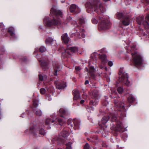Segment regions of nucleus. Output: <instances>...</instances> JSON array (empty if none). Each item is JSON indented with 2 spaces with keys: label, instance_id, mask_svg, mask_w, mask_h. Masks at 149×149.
<instances>
[{
  "label": "nucleus",
  "instance_id": "28",
  "mask_svg": "<svg viewBox=\"0 0 149 149\" xmlns=\"http://www.w3.org/2000/svg\"><path fill=\"white\" fill-rule=\"evenodd\" d=\"M100 58L102 64H104L107 62L108 60L106 56H100Z\"/></svg>",
  "mask_w": 149,
  "mask_h": 149
},
{
  "label": "nucleus",
  "instance_id": "26",
  "mask_svg": "<svg viewBox=\"0 0 149 149\" xmlns=\"http://www.w3.org/2000/svg\"><path fill=\"white\" fill-rule=\"evenodd\" d=\"M129 19L128 18H125L122 21V24L125 26H126L129 24Z\"/></svg>",
  "mask_w": 149,
  "mask_h": 149
},
{
  "label": "nucleus",
  "instance_id": "5",
  "mask_svg": "<svg viewBox=\"0 0 149 149\" xmlns=\"http://www.w3.org/2000/svg\"><path fill=\"white\" fill-rule=\"evenodd\" d=\"M89 4H86L87 12L91 13L93 12V6L100 3V0H90Z\"/></svg>",
  "mask_w": 149,
  "mask_h": 149
},
{
  "label": "nucleus",
  "instance_id": "6",
  "mask_svg": "<svg viewBox=\"0 0 149 149\" xmlns=\"http://www.w3.org/2000/svg\"><path fill=\"white\" fill-rule=\"evenodd\" d=\"M92 95L93 98L92 100H91L89 104L91 105L96 106L98 104V92L94 90L92 92Z\"/></svg>",
  "mask_w": 149,
  "mask_h": 149
},
{
  "label": "nucleus",
  "instance_id": "38",
  "mask_svg": "<svg viewBox=\"0 0 149 149\" xmlns=\"http://www.w3.org/2000/svg\"><path fill=\"white\" fill-rule=\"evenodd\" d=\"M67 123L68 125L71 127H73L72 124V120L70 119H68L67 121Z\"/></svg>",
  "mask_w": 149,
  "mask_h": 149
},
{
  "label": "nucleus",
  "instance_id": "42",
  "mask_svg": "<svg viewBox=\"0 0 149 149\" xmlns=\"http://www.w3.org/2000/svg\"><path fill=\"white\" fill-rule=\"evenodd\" d=\"M39 133L40 134L43 135H44L45 133L44 130L42 128H41L39 130Z\"/></svg>",
  "mask_w": 149,
  "mask_h": 149
},
{
  "label": "nucleus",
  "instance_id": "48",
  "mask_svg": "<svg viewBox=\"0 0 149 149\" xmlns=\"http://www.w3.org/2000/svg\"><path fill=\"white\" fill-rule=\"evenodd\" d=\"M39 79L40 80L42 81L43 80V76L42 75H41V74H39Z\"/></svg>",
  "mask_w": 149,
  "mask_h": 149
},
{
  "label": "nucleus",
  "instance_id": "3",
  "mask_svg": "<svg viewBox=\"0 0 149 149\" xmlns=\"http://www.w3.org/2000/svg\"><path fill=\"white\" fill-rule=\"evenodd\" d=\"M94 10L97 14L98 17L101 15V17L104 16L103 13L106 10V7L101 2L93 6V11Z\"/></svg>",
  "mask_w": 149,
  "mask_h": 149
},
{
  "label": "nucleus",
  "instance_id": "19",
  "mask_svg": "<svg viewBox=\"0 0 149 149\" xmlns=\"http://www.w3.org/2000/svg\"><path fill=\"white\" fill-rule=\"evenodd\" d=\"M114 103L116 106H117L118 107L120 108V109H121V110H124V106L123 104L120 103V102H117L116 100H114Z\"/></svg>",
  "mask_w": 149,
  "mask_h": 149
},
{
  "label": "nucleus",
  "instance_id": "57",
  "mask_svg": "<svg viewBox=\"0 0 149 149\" xmlns=\"http://www.w3.org/2000/svg\"><path fill=\"white\" fill-rule=\"evenodd\" d=\"M60 139L61 140V142L62 143L63 142V141L62 140V139H61V137L60 138H58V140H60Z\"/></svg>",
  "mask_w": 149,
  "mask_h": 149
},
{
  "label": "nucleus",
  "instance_id": "12",
  "mask_svg": "<svg viewBox=\"0 0 149 149\" xmlns=\"http://www.w3.org/2000/svg\"><path fill=\"white\" fill-rule=\"evenodd\" d=\"M136 46L134 45H133L131 46V48L132 50L130 51L131 54L132 56H140L137 52L135 50V48Z\"/></svg>",
  "mask_w": 149,
  "mask_h": 149
},
{
  "label": "nucleus",
  "instance_id": "13",
  "mask_svg": "<svg viewBox=\"0 0 149 149\" xmlns=\"http://www.w3.org/2000/svg\"><path fill=\"white\" fill-rule=\"evenodd\" d=\"M62 41L65 44H68L70 38L68 37L67 33H65L62 35L61 36Z\"/></svg>",
  "mask_w": 149,
  "mask_h": 149
},
{
  "label": "nucleus",
  "instance_id": "17",
  "mask_svg": "<svg viewBox=\"0 0 149 149\" xmlns=\"http://www.w3.org/2000/svg\"><path fill=\"white\" fill-rule=\"evenodd\" d=\"M109 116H104L102 118L101 120V123L102 125L99 124L102 127V125H105L109 120Z\"/></svg>",
  "mask_w": 149,
  "mask_h": 149
},
{
  "label": "nucleus",
  "instance_id": "10",
  "mask_svg": "<svg viewBox=\"0 0 149 149\" xmlns=\"http://www.w3.org/2000/svg\"><path fill=\"white\" fill-rule=\"evenodd\" d=\"M58 113L61 117H64L65 116L68 115L69 114V113L68 110L64 108H61Z\"/></svg>",
  "mask_w": 149,
  "mask_h": 149
},
{
  "label": "nucleus",
  "instance_id": "1",
  "mask_svg": "<svg viewBox=\"0 0 149 149\" xmlns=\"http://www.w3.org/2000/svg\"><path fill=\"white\" fill-rule=\"evenodd\" d=\"M50 13L54 16L52 19L48 17L45 18L43 19L44 24L48 26H58L60 24V18H62L63 16L62 12L60 10H57L55 7H53L51 10Z\"/></svg>",
  "mask_w": 149,
  "mask_h": 149
},
{
  "label": "nucleus",
  "instance_id": "35",
  "mask_svg": "<svg viewBox=\"0 0 149 149\" xmlns=\"http://www.w3.org/2000/svg\"><path fill=\"white\" fill-rule=\"evenodd\" d=\"M111 116L112 117L111 121H115L116 120L117 118L116 114H111Z\"/></svg>",
  "mask_w": 149,
  "mask_h": 149
},
{
  "label": "nucleus",
  "instance_id": "8",
  "mask_svg": "<svg viewBox=\"0 0 149 149\" xmlns=\"http://www.w3.org/2000/svg\"><path fill=\"white\" fill-rule=\"evenodd\" d=\"M133 62L136 66H140L142 65L143 60L141 56H134Z\"/></svg>",
  "mask_w": 149,
  "mask_h": 149
},
{
  "label": "nucleus",
  "instance_id": "40",
  "mask_svg": "<svg viewBox=\"0 0 149 149\" xmlns=\"http://www.w3.org/2000/svg\"><path fill=\"white\" fill-rule=\"evenodd\" d=\"M92 22L93 24H96L98 22V20L95 18V17H94L92 19Z\"/></svg>",
  "mask_w": 149,
  "mask_h": 149
},
{
  "label": "nucleus",
  "instance_id": "22",
  "mask_svg": "<svg viewBox=\"0 0 149 149\" xmlns=\"http://www.w3.org/2000/svg\"><path fill=\"white\" fill-rule=\"evenodd\" d=\"M78 9V8L75 4L72 5L70 8V11L72 13H73L74 12H77V10Z\"/></svg>",
  "mask_w": 149,
  "mask_h": 149
},
{
  "label": "nucleus",
  "instance_id": "7",
  "mask_svg": "<svg viewBox=\"0 0 149 149\" xmlns=\"http://www.w3.org/2000/svg\"><path fill=\"white\" fill-rule=\"evenodd\" d=\"M144 18L143 16H139L136 18V21L139 25L142 24L146 29H149V24L147 21L144 20Z\"/></svg>",
  "mask_w": 149,
  "mask_h": 149
},
{
  "label": "nucleus",
  "instance_id": "18",
  "mask_svg": "<svg viewBox=\"0 0 149 149\" xmlns=\"http://www.w3.org/2000/svg\"><path fill=\"white\" fill-rule=\"evenodd\" d=\"M38 128L36 125H32L30 128V132L31 133L34 135L36 132Z\"/></svg>",
  "mask_w": 149,
  "mask_h": 149
},
{
  "label": "nucleus",
  "instance_id": "61",
  "mask_svg": "<svg viewBox=\"0 0 149 149\" xmlns=\"http://www.w3.org/2000/svg\"><path fill=\"white\" fill-rule=\"evenodd\" d=\"M90 110H93L94 109H93V108L92 107H90Z\"/></svg>",
  "mask_w": 149,
  "mask_h": 149
},
{
  "label": "nucleus",
  "instance_id": "34",
  "mask_svg": "<svg viewBox=\"0 0 149 149\" xmlns=\"http://www.w3.org/2000/svg\"><path fill=\"white\" fill-rule=\"evenodd\" d=\"M39 49L40 51L42 53L45 52L47 50L46 47L43 46H41Z\"/></svg>",
  "mask_w": 149,
  "mask_h": 149
},
{
  "label": "nucleus",
  "instance_id": "16",
  "mask_svg": "<svg viewBox=\"0 0 149 149\" xmlns=\"http://www.w3.org/2000/svg\"><path fill=\"white\" fill-rule=\"evenodd\" d=\"M40 59H39L38 61L42 66H46L47 65V61L45 60V58L43 56H40Z\"/></svg>",
  "mask_w": 149,
  "mask_h": 149
},
{
  "label": "nucleus",
  "instance_id": "62",
  "mask_svg": "<svg viewBox=\"0 0 149 149\" xmlns=\"http://www.w3.org/2000/svg\"><path fill=\"white\" fill-rule=\"evenodd\" d=\"M100 67L101 68H103V67L102 66H100Z\"/></svg>",
  "mask_w": 149,
  "mask_h": 149
},
{
  "label": "nucleus",
  "instance_id": "39",
  "mask_svg": "<svg viewBox=\"0 0 149 149\" xmlns=\"http://www.w3.org/2000/svg\"><path fill=\"white\" fill-rule=\"evenodd\" d=\"M71 143L70 142H68L66 144V149H71ZM58 149H62L61 148H58Z\"/></svg>",
  "mask_w": 149,
  "mask_h": 149
},
{
  "label": "nucleus",
  "instance_id": "4",
  "mask_svg": "<svg viewBox=\"0 0 149 149\" xmlns=\"http://www.w3.org/2000/svg\"><path fill=\"white\" fill-rule=\"evenodd\" d=\"M121 77L119 79L120 82L127 86H130L131 85L130 82L128 81V76L127 73L121 72Z\"/></svg>",
  "mask_w": 149,
  "mask_h": 149
},
{
  "label": "nucleus",
  "instance_id": "14",
  "mask_svg": "<svg viewBox=\"0 0 149 149\" xmlns=\"http://www.w3.org/2000/svg\"><path fill=\"white\" fill-rule=\"evenodd\" d=\"M74 123V128L75 130L78 129L79 127V125L80 123V119H75L73 120Z\"/></svg>",
  "mask_w": 149,
  "mask_h": 149
},
{
  "label": "nucleus",
  "instance_id": "46",
  "mask_svg": "<svg viewBox=\"0 0 149 149\" xmlns=\"http://www.w3.org/2000/svg\"><path fill=\"white\" fill-rule=\"evenodd\" d=\"M93 56H96L97 55H99V56H106V54H102L101 55L100 54H98L96 52H94L93 54Z\"/></svg>",
  "mask_w": 149,
  "mask_h": 149
},
{
  "label": "nucleus",
  "instance_id": "58",
  "mask_svg": "<svg viewBox=\"0 0 149 149\" xmlns=\"http://www.w3.org/2000/svg\"><path fill=\"white\" fill-rule=\"evenodd\" d=\"M38 48H36L35 49V51H34V53H36L37 51H38Z\"/></svg>",
  "mask_w": 149,
  "mask_h": 149
},
{
  "label": "nucleus",
  "instance_id": "63",
  "mask_svg": "<svg viewBox=\"0 0 149 149\" xmlns=\"http://www.w3.org/2000/svg\"><path fill=\"white\" fill-rule=\"evenodd\" d=\"M105 70H107V67H105Z\"/></svg>",
  "mask_w": 149,
  "mask_h": 149
},
{
  "label": "nucleus",
  "instance_id": "24",
  "mask_svg": "<svg viewBox=\"0 0 149 149\" xmlns=\"http://www.w3.org/2000/svg\"><path fill=\"white\" fill-rule=\"evenodd\" d=\"M33 111L37 116H41L42 114V112L40 110L37 108H33Z\"/></svg>",
  "mask_w": 149,
  "mask_h": 149
},
{
  "label": "nucleus",
  "instance_id": "33",
  "mask_svg": "<svg viewBox=\"0 0 149 149\" xmlns=\"http://www.w3.org/2000/svg\"><path fill=\"white\" fill-rule=\"evenodd\" d=\"M79 23L81 25H82L84 24L85 23V19L83 17L80 18L79 19Z\"/></svg>",
  "mask_w": 149,
  "mask_h": 149
},
{
  "label": "nucleus",
  "instance_id": "30",
  "mask_svg": "<svg viewBox=\"0 0 149 149\" xmlns=\"http://www.w3.org/2000/svg\"><path fill=\"white\" fill-rule=\"evenodd\" d=\"M79 34L81 36V37L84 38L85 36V31L83 29H81Z\"/></svg>",
  "mask_w": 149,
  "mask_h": 149
},
{
  "label": "nucleus",
  "instance_id": "64",
  "mask_svg": "<svg viewBox=\"0 0 149 149\" xmlns=\"http://www.w3.org/2000/svg\"><path fill=\"white\" fill-rule=\"evenodd\" d=\"M61 2L62 3H64L65 2V1H62Z\"/></svg>",
  "mask_w": 149,
  "mask_h": 149
},
{
  "label": "nucleus",
  "instance_id": "31",
  "mask_svg": "<svg viewBox=\"0 0 149 149\" xmlns=\"http://www.w3.org/2000/svg\"><path fill=\"white\" fill-rule=\"evenodd\" d=\"M53 41V39L52 38L48 37L46 40L45 42L47 44H51Z\"/></svg>",
  "mask_w": 149,
  "mask_h": 149
},
{
  "label": "nucleus",
  "instance_id": "60",
  "mask_svg": "<svg viewBox=\"0 0 149 149\" xmlns=\"http://www.w3.org/2000/svg\"><path fill=\"white\" fill-rule=\"evenodd\" d=\"M85 70L86 71H87V72L88 71V68H85Z\"/></svg>",
  "mask_w": 149,
  "mask_h": 149
},
{
  "label": "nucleus",
  "instance_id": "50",
  "mask_svg": "<svg viewBox=\"0 0 149 149\" xmlns=\"http://www.w3.org/2000/svg\"><path fill=\"white\" fill-rule=\"evenodd\" d=\"M81 69V68L79 66H76L75 67V69L77 71H79Z\"/></svg>",
  "mask_w": 149,
  "mask_h": 149
},
{
  "label": "nucleus",
  "instance_id": "51",
  "mask_svg": "<svg viewBox=\"0 0 149 149\" xmlns=\"http://www.w3.org/2000/svg\"><path fill=\"white\" fill-rule=\"evenodd\" d=\"M47 99H48V100L49 101H51L52 99V98L51 97V96L49 95H48L47 96Z\"/></svg>",
  "mask_w": 149,
  "mask_h": 149
},
{
  "label": "nucleus",
  "instance_id": "25",
  "mask_svg": "<svg viewBox=\"0 0 149 149\" xmlns=\"http://www.w3.org/2000/svg\"><path fill=\"white\" fill-rule=\"evenodd\" d=\"M8 32L10 33L11 36L13 37L15 36L14 28L12 27H10L8 29Z\"/></svg>",
  "mask_w": 149,
  "mask_h": 149
},
{
  "label": "nucleus",
  "instance_id": "54",
  "mask_svg": "<svg viewBox=\"0 0 149 149\" xmlns=\"http://www.w3.org/2000/svg\"><path fill=\"white\" fill-rule=\"evenodd\" d=\"M146 19L149 22V14L146 17Z\"/></svg>",
  "mask_w": 149,
  "mask_h": 149
},
{
  "label": "nucleus",
  "instance_id": "55",
  "mask_svg": "<svg viewBox=\"0 0 149 149\" xmlns=\"http://www.w3.org/2000/svg\"><path fill=\"white\" fill-rule=\"evenodd\" d=\"M88 83H89V81L88 80H87L86 81H85V84L86 85V84H88Z\"/></svg>",
  "mask_w": 149,
  "mask_h": 149
},
{
  "label": "nucleus",
  "instance_id": "44",
  "mask_svg": "<svg viewBox=\"0 0 149 149\" xmlns=\"http://www.w3.org/2000/svg\"><path fill=\"white\" fill-rule=\"evenodd\" d=\"M38 105V104L37 102L36 101H33V109L36 108L37 107Z\"/></svg>",
  "mask_w": 149,
  "mask_h": 149
},
{
  "label": "nucleus",
  "instance_id": "11",
  "mask_svg": "<svg viewBox=\"0 0 149 149\" xmlns=\"http://www.w3.org/2000/svg\"><path fill=\"white\" fill-rule=\"evenodd\" d=\"M54 75L57 76V71L60 70L62 68L61 65L58 63H56L55 64V65H54Z\"/></svg>",
  "mask_w": 149,
  "mask_h": 149
},
{
  "label": "nucleus",
  "instance_id": "37",
  "mask_svg": "<svg viewBox=\"0 0 149 149\" xmlns=\"http://www.w3.org/2000/svg\"><path fill=\"white\" fill-rule=\"evenodd\" d=\"M47 90L48 92L53 93L54 91V88L53 86H51L49 88H47Z\"/></svg>",
  "mask_w": 149,
  "mask_h": 149
},
{
  "label": "nucleus",
  "instance_id": "43",
  "mask_svg": "<svg viewBox=\"0 0 149 149\" xmlns=\"http://www.w3.org/2000/svg\"><path fill=\"white\" fill-rule=\"evenodd\" d=\"M117 17L119 19H121L123 17V14L121 13H119L117 14Z\"/></svg>",
  "mask_w": 149,
  "mask_h": 149
},
{
  "label": "nucleus",
  "instance_id": "29",
  "mask_svg": "<svg viewBox=\"0 0 149 149\" xmlns=\"http://www.w3.org/2000/svg\"><path fill=\"white\" fill-rule=\"evenodd\" d=\"M127 100L129 102L131 103L135 101V98L132 95H131L128 97Z\"/></svg>",
  "mask_w": 149,
  "mask_h": 149
},
{
  "label": "nucleus",
  "instance_id": "20",
  "mask_svg": "<svg viewBox=\"0 0 149 149\" xmlns=\"http://www.w3.org/2000/svg\"><path fill=\"white\" fill-rule=\"evenodd\" d=\"M73 95H74V99L76 100L79 97V91L76 89L74 90L73 91Z\"/></svg>",
  "mask_w": 149,
  "mask_h": 149
},
{
  "label": "nucleus",
  "instance_id": "59",
  "mask_svg": "<svg viewBox=\"0 0 149 149\" xmlns=\"http://www.w3.org/2000/svg\"><path fill=\"white\" fill-rule=\"evenodd\" d=\"M104 2H107L108 1H110V0H102Z\"/></svg>",
  "mask_w": 149,
  "mask_h": 149
},
{
  "label": "nucleus",
  "instance_id": "9",
  "mask_svg": "<svg viewBox=\"0 0 149 149\" xmlns=\"http://www.w3.org/2000/svg\"><path fill=\"white\" fill-rule=\"evenodd\" d=\"M54 83L56 88L58 89H64L66 86L65 83L63 81H56Z\"/></svg>",
  "mask_w": 149,
  "mask_h": 149
},
{
  "label": "nucleus",
  "instance_id": "32",
  "mask_svg": "<svg viewBox=\"0 0 149 149\" xmlns=\"http://www.w3.org/2000/svg\"><path fill=\"white\" fill-rule=\"evenodd\" d=\"M70 50L71 51L72 53L77 52L78 50L77 47H72L70 48Z\"/></svg>",
  "mask_w": 149,
  "mask_h": 149
},
{
  "label": "nucleus",
  "instance_id": "15",
  "mask_svg": "<svg viewBox=\"0 0 149 149\" xmlns=\"http://www.w3.org/2000/svg\"><path fill=\"white\" fill-rule=\"evenodd\" d=\"M69 134L68 130L66 129H64L63 131L60 133V136L65 138L68 136Z\"/></svg>",
  "mask_w": 149,
  "mask_h": 149
},
{
  "label": "nucleus",
  "instance_id": "52",
  "mask_svg": "<svg viewBox=\"0 0 149 149\" xmlns=\"http://www.w3.org/2000/svg\"><path fill=\"white\" fill-rule=\"evenodd\" d=\"M4 25L3 24V23H1V24L0 25V28L1 29H3Z\"/></svg>",
  "mask_w": 149,
  "mask_h": 149
},
{
  "label": "nucleus",
  "instance_id": "21",
  "mask_svg": "<svg viewBox=\"0 0 149 149\" xmlns=\"http://www.w3.org/2000/svg\"><path fill=\"white\" fill-rule=\"evenodd\" d=\"M95 69L93 67L91 66L89 67V73L93 79L95 78V75L94 74Z\"/></svg>",
  "mask_w": 149,
  "mask_h": 149
},
{
  "label": "nucleus",
  "instance_id": "2",
  "mask_svg": "<svg viewBox=\"0 0 149 149\" xmlns=\"http://www.w3.org/2000/svg\"><path fill=\"white\" fill-rule=\"evenodd\" d=\"M97 18L100 21L98 26V29L100 31L105 30L109 28L110 24L109 20L105 16L101 17L100 15Z\"/></svg>",
  "mask_w": 149,
  "mask_h": 149
},
{
  "label": "nucleus",
  "instance_id": "36",
  "mask_svg": "<svg viewBox=\"0 0 149 149\" xmlns=\"http://www.w3.org/2000/svg\"><path fill=\"white\" fill-rule=\"evenodd\" d=\"M112 95H111V97L113 98L115 97L113 96V95H116L117 94V93L116 91H114L113 88H112L111 90V93Z\"/></svg>",
  "mask_w": 149,
  "mask_h": 149
},
{
  "label": "nucleus",
  "instance_id": "23",
  "mask_svg": "<svg viewBox=\"0 0 149 149\" xmlns=\"http://www.w3.org/2000/svg\"><path fill=\"white\" fill-rule=\"evenodd\" d=\"M56 121L58 122L60 126L63 125L65 122V121L64 120L59 118H57L56 120Z\"/></svg>",
  "mask_w": 149,
  "mask_h": 149
},
{
  "label": "nucleus",
  "instance_id": "45",
  "mask_svg": "<svg viewBox=\"0 0 149 149\" xmlns=\"http://www.w3.org/2000/svg\"><path fill=\"white\" fill-rule=\"evenodd\" d=\"M40 93L42 94H44L46 92V90L44 88H42L40 90Z\"/></svg>",
  "mask_w": 149,
  "mask_h": 149
},
{
  "label": "nucleus",
  "instance_id": "49",
  "mask_svg": "<svg viewBox=\"0 0 149 149\" xmlns=\"http://www.w3.org/2000/svg\"><path fill=\"white\" fill-rule=\"evenodd\" d=\"M108 65L110 66H112L113 65V63L111 61H109L108 62Z\"/></svg>",
  "mask_w": 149,
  "mask_h": 149
},
{
  "label": "nucleus",
  "instance_id": "41",
  "mask_svg": "<svg viewBox=\"0 0 149 149\" xmlns=\"http://www.w3.org/2000/svg\"><path fill=\"white\" fill-rule=\"evenodd\" d=\"M117 91L118 92L120 93H122L123 91V88L121 87H119L117 89Z\"/></svg>",
  "mask_w": 149,
  "mask_h": 149
},
{
  "label": "nucleus",
  "instance_id": "53",
  "mask_svg": "<svg viewBox=\"0 0 149 149\" xmlns=\"http://www.w3.org/2000/svg\"><path fill=\"white\" fill-rule=\"evenodd\" d=\"M83 98L84 99H86L87 98V95L85 93H84L82 95Z\"/></svg>",
  "mask_w": 149,
  "mask_h": 149
},
{
  "label": "nucleus",
  "instance_id": "27",
  "mask_svg": "<svg viewBox=\"0 0 149 149\" xmlns=\"http://www.w3.org/2000/svg\"><path fill=\"white\" fill-rule=\"evenodd\" d=\"M55 121L53 119H51L50 118H47L46 119L45 123L47 125H49L51 123H53Z\"/></svg>",
  "mask_w": 149,
  "mask_h": 149
},
{
  "label": "nucleus",
  "instance_id": "47",
  "mask_svg": "<svg viewBox=\"0 0 149 149\" xmlns=\"http://www.w3.org/2000/svg\"><path fill=\"white\" fill-rule=\"evenodd\" d=\"M84 149H89V146L88 143H86L84 146Z\"/></svg>",
  "mask_w": 149,
  "mask_h": 149
},
{
  "label": "nucleus",
  "instance_id": "56",
  "mask_svg": "<svg viewBox=\"0 0 149 149\" xmlns=\"http://www.w3.org/2000/svg\"><path fill=\"white\" fill-rule=\"evenodd\" d=\"M84 102V100H81L80 101V103L81 104H83Z\"/></svg>",
  "mask_w": 149,
  "mask_h": 149
}]
</instances>
